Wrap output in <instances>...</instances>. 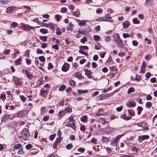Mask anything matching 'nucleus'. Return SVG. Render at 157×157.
<instances>
[{
	"label": "nucleus",
	"instance_id": "f257e3e1",
	"mask_svg": "<svg viewBox=\"0 0 157 157\" xmlns=\"http://www.w3.org/2000/svg\"><path fill=\"white\" fill-rule=\"evenodd\" d=\"M113 38L114 41L117 44V47L118 48H123L124 44L123 43L122 40L121 39L119 34L115 33L114 34Z\"/></svg>",
	"mask_w": 157,
	"mask_h": 157
},
{
	"label": "nucleus",
	"instance_id": "f03ea898",
	"mask_svg": "<svg viewBox=\"0 0 157 157\" xmlns=\"http://www.w3.org/2000/svg\"><path fill=\"white\" fill-rule=\"evenodd\" d=\"M22 137L24 140H27L29 139L30 133L28 129L24 128L22 134Z\"/></svg>",
	"mask_w": 157,
	"mask_h": 157
},
{
	"label": "nucleus",
	"instance_id": "7ed1b4c3",
	"mask_svg": "<svg viewBox=\"0 0 157 157\" xmlns=\"http://www.w3.org/2000/svg\"><path fill=\"white\" fill-rule=\"evenodd\" d=\"M32 69H22V72L23 73L25 72L26 75L28 78L29 79H32L33 78V72Z\"/></svg>",
	"mask_w": 157,
	"mask_h": 157
},
{
	"label": "nucleus",
	"instance_id": "20e7f679",
	"mask_svg": "<svg viewBox=\"0 0 157 157\" xmlns=\"http://www.w3.org/2000/svg\"><path fill=\"white\" fill-rule=\"evenodd\" d=\"M123 135V134L118 135L115 137L113 138L111 141L110 144L113 147L116 146L117 141Z\"/></svg>",
	"mask_w": 157,
	"mask_h": 157
},
{
	"label": "nucleus",
	"instance_id": "39448f33",
	"mask_svg": "<svg viewBox=\"0 0 157 157\" xmlns=\"http://www.w3.org/2000/svg\"><path fill=\"white\" fill-rule=\"evenodd\" d=\"M109 95L110 94H102L97 96L96 100L97 101L104 100L108 98Z\"/></svg>",
	"mask_w": 157,
	"mask_h": 157
},
{
	"label": "nucleus",
	"instance_id": "423d86ee",
	"mask_svg": "<svg viewBox=\"0 0 157 157\" xmlns=\"http://www.w3.org/2000/svg\"><path fill=\"white\" fill-rule=\"evenodd\" d=\"M74 117H69L68 122H71V123H67L66 126L70 127L73 128V127L75 126V121L74 119Z\"/></svg>",
	"mask_w": 157,
	"mask_h": 157
},
{
	"label": "nucleus",
	"instance_id": "0eeeda50",
	"mask_svg": "<svg viewBox=\"0 0 157 157\" xmlns=\"http://www.w3.org/2000/svg\"><path fill=\"white\" fill-rule=\"evenodd\" d=\"M112 129L113 128L107 127L106 128H101L100 130V131L102 132L101 134H105L111 132Z\"/></svg>",
	"mask_w": 157,
	"mask_h": 157
},
{
	"label": "nucleus",
	"instance_id": "6e6552de",
	"mask_svg": "<svg viewBox=\"0 0 157 157\" xmlns=\"http://www.w3.org/2000/svg\"><path fill=\"white\" fill-rule=\"evenodd\" d=\"M21 28L25 31H29L31 29H33V27L27 24H23L21 26Z\"/></svg>",
	"mask_w": 157,
	"mask_h": 157
},
{
	"label": "nucleus",
	"instance_id": "1a4fd4ad",
	"mask_svg": "<svg viewBox=\"0 0 157 157\" xmlns=\"http://www.w3.org/2000/svg\"><path fill=\"white\" fill-rule=\"evenodd\" d=\"M28 111L27 109H25L23 111L17 113V116L18 117H22L26 115L28 113Z\"/></svg>",
	"mask_w": 157,
	"mask_h": 157
},
{
	"label": "nucleus",
	"instance_id": "9d476101",
	"mask_svg": "<svg viewBox=\"0 0 157 157\" xmlns=\"http://www.w3.org/2000/svg\"><path fill=\"white\" fill-rule=\"evenodd\" d=\"M103 18L104 20H106L105 21H109L111 22L113 21V20L112 19V17L109 14H105V16Z\"/></svg>",
	"mask_w": 157,
	"mask_h": 157
},
{
	"label": "nucleus",
	"instance_id": "9b49d317",
	"mask_svg": "<svg viewBox=\"0 0 157 157\" xmlns=\"http://www.w3.org/2000/svg\"><path fill=\"white\" fill-rule=\"evenodd\" d=\"M13 80L15 84L17 85H20L22 83L21 80L17 77H14Z\"/></svg>",
	"mask_w": 157,
	"mask_h": 157
},
{
	"label": "nucleus",
	"instance_id": "f8f14e48",
	"mask_svg": "<svg viewBox=\"0 0 157 157\" xmlns=\"http://www.w3.org/2000/svg\"><path fill=\"white\" fill-rule=\"evenodd\" d=\"M127 106L129 108H132L136 105V103L133 101H128L126 103Z\"/></svg>",
	"mask_w": 157,
	"mask_h": 157
},
{
	"label": "nucleus",
	"instance_id": "ddd939ff",
	"mask_svg": "<svg viewBox=\"0 0 157 157\" xmlns=\"http://www.w3.org/2000/svg\"><path fill=\"white\" fill-rule=\"evenodd\" d=\"M123 28L125 29L128 28L130 25V23L128 21H125L123 22L122 24Z\"/></svg>",
	"mask_w": 157,
	"mask_h": 157
},
{
	"label": "nucleus",
	"instance_id": "4468645a",
	"mask_svg": "<svg viewBox=\"0 0 157 157\" xmlns=\"http://www.w3.org/2000/svg\"><path fill=\"white\" fill-rule=\"evenodd\" d=\"M47 91V89H45L44 88H42L40 90V94L41 95L42 97L44 96Z\"/></svg>",
	"mask_w": 157,
	"mask_h": 157
},
{
	"label": "nucleus",
	"instance_id": "2eb2a0df",
	"mask_svg": "<svg viewBox=\"0 0 157 157\" xmlns=\"http://www.w3.org/2000/svg\"><path fill=\"white\" fill-rule=\"evenodd\" d=\"M74 75L79 79H81L83 78V76H82V74L78 72L74 73Z\"/></svg>",
	"mask_w": 157,
	"mask_h": 157
},
{
	"label": "nucleus",
	"instance_id": "dca6fc26",
	"mask_svg": "<svg viewBox=\"0 0 157 157\" xmlns=\"http://www.w3.org/2000/svg\"><path fill=\"white\" fill-rule=\"evenodd\" d=\"M149 136L147 135H145L143 136H139L138 137V138L140 140H143L146 139H147L149 138Z\"/></svg>",
	"mask_w": 157,
	"mask_h": 157
},
{
	"label": "nucleus",
	"instance_id": "f3484780",
	"mask_svg": "<svg viewBox=\"0 0 157 157\" xmlns=\"http://www.w3.org/2000/svg\"><path fill=\"white\" fill-rule=\"evenodd\" d=\"M92 72L90 70H87L85 72V75L89 78H91Z\"/></svg>",
	"mask_w": 157,
	"mask_h": 157
},
{
	"label": "nucleus",
	"instance_id": "a211bd4d",
	"mask_svg": "<svg viewBox=\"0 0 157 157\" xmlns=\"http://www.w3.org/2000/svg\"><path fill=\"white\" fill-rule=\"evenodd\" d=\"M123 36L124 38H126L131 36L133 37V33L132 32L130 35L128 33H124L123 34Z\"/></svg>",
	"mask_w": 157,
	"mask_h": 157
},
{
	"label": "nucleus",
	"instance_id": "6ab92c4d",
	"mask_svg": "<svg viewBox=\"0 0 157 157\" xmlns=\"http://www.w3.org/2000/svg\"><path fill=\"white\" fill-rule=\"evenodd\" d=\"M109 138L105 137L102 136V137L101 140L103 143H106L109 141Z\"/></svg>",
	"mask_w": 157,
	"mask_h": 157
},
{
	"label": "nucleus",
	"instance_id": "aec40b11",
	"mask_svg": "<svg viewBox=\"0 0 157 157\" xmlns=\"http://www.w3.org/2000/svg\"><path fill=\"white\" fill-rule=\"evenodd\" d=\"M87 21H88L87 20L80 21V22L78 23V25L79 26H85L86 25V22Z\"/></svg>",
	"mask_w": 157,
	"mask_h": 157
},
{
	"label": "nucleus",
	"instance_id": "412c9836",
	"mask_svg": "<svg viewBox=\"0 0 157 157\" xmlns=\"http://www.w3.org/2000/svg\"><path fill=\"white\" fill-rule=\"evenodd\" d=\"M121 117L122 119L126 120H129L131 118V117H127L125 114H124L123 116H121Z\"/></svg>",
	"mask_w": 157,
	"mask_h": 157
},
{
	"label": "nucleus",
	"instance_id": "4be33fe9",
	"mask_svg": "<svg viewBox=\"0 0 157 157\" xmlns=\"http://www.w3.org/2000/svg\"><path fill=\"white\" fill-rule=\"evenodd\" d=\"M88 92L87 90H77V92L78 94H84L85 93H87Z\"/></svg>",
	"mask_w": 157,
	"mask_h": 157
},
{
	"label": "nucleus",
	"instance_id": "5701e85b",
	"mask_svg": "<svg viewBox=\"0 0 157 157\" xmlns=\"http://www.w3.org/2000/svg\"><path fill=\"white\" fill-rule=\"evenodd\" d=\"M98 119L99 122H100L103 125L107 123V121L103 118H100Z\"/></svg>",
	"mask_w": 157,
	"mask_h": 157
},
{
	"label": "nucleus",
	"instance_id": "b1692460",
	"mask_svg": "<svg viewBox=\"0 0 157 157\" xmlns=\"http://www.w3.org/2000/svg\"><path fill=\"white\" fill-rule=\"evenodd\" d=\"M21 144H15L13 146V148L15 149H18L21 148Z\"/></svg>",
	"mask_w": 157,
	"mask_h": 157
},
{
	"label": "nucleus",
	"instance_id": "393cba45",
	"mask_svg": "<svg viewBox=\"0 0 157 157\" xmlns=\"http://www.w3.org/2000/svg\"><path fill=\"white\" fill-rule=\"evenodd\" d=\"M40 32L44 34H46L48 33V30L45 29H40Z\"/></svg>",
	"mask_w": 157,
	"mask_h": 157
},
{
	"label": "nucleus",
	"instance_id": "a878e982",
	"mask_svg": "<svg viewBox=\"0 0 157 157\" xmlns=\"http://www.w3.org/2000/svg\"><path fill=\"white\" fill-rule=\"evenodd\" d=\"M137 109L138 110L137 114L138 115H139L140 114L141 111L143 110V108L141 106H139L138 107Z\"/></svg>",
	"mask_w": 157,
	"mask_h": 157
},
{
	"label": "nucleus",
	"instance_id": "bb28decb",
	"mask_svg": "<svg viewBox=\"0 0 157 157\" xmlns=\"http://www.w3.org/2000/svg\"><path fill=\"white\" fill-rule=\"evenodd\" d=\"M79 48L80 49L82 50H88L89 49V48L87 46H79Z\"/></svg>",
	"mask_w": 157,
	"mask_h": 157
},
{
	"label": "nucleus",
	"instance_id": "cd10ccee",
	"mask_svg": "<svg viewBox=\"0 0 157 157\" xmlns=\"http://www.w3.org/2000/svg\"><path fill=\"white\" fill-rule=\"evenodd\" d=\"M66 111L65 109L63 111H60L59 113V116H63L65 115L66 113Z\"/></svg>",
	"mask_w": 157,
	"mask_h": 157
},
{
	"label": "nucleus",
	"instance_id": "c85d7f7f",
	"mask_svg": "<svg viewBox=\"0 0 157 157\" xmlns=\"http://www.w3.org/2000/svg\"><path fill=\"white\" fill-rule=\"evenodd\" d=\"M137 126H140L142 127H144L146 125V123L145 122H140L136 124Z\"/></svg>",
	"mask_w": 157,
	"mask_h": 157
},
{
	"label": "nucleus",
	"instance_id": "c756f323",
	"mask_svg": "<svg viewBox=\"0 0 157 157\" xmlns=\"http://www.w3.org/2000/svg\"><path fill=\"white\" fill-rule=\"evenodd\" d=\"M48 38V37L47 36H41L40 37V40H43V41H46Z\"/></svg>",
	"mask_w": 157,
	"mask_h": 157
},
{
	"label": "nucleus",
	"instance_id": "7c9ffc66",
	"mask_svg": "<svg viewBox=\"0 0 157 157\" xmlns=\"http://www.w3.org/2000/svg\"><path fill=\"white\" fill-rule=\"evenodd\" d=\"M69 64L65 63L63 65L61 69H69Z\"/></svg>",
	"mask_w": 157,
	"mask_h": 157
},
{
	"label": "nucleus",
	"instance_id": "2f4dec72",
	"mask_svg": "<svg viewBox=\"0 0 157 157\" xmlns=\"http://www.w3.org/2000/svg\"><path fill=\"white\" fill-rule=\"evenodd\" d=\"M81 120L83 122H85L87 120V116L84 115L80 118Z\"/></svg>",
	"mask_w": 157,
	"mask_h": 157
},
{
	"label": "nucleus",
	"instance_id": "473e14b6",
	"mask_svg": "<svg viewBox=\"0 0 157 157\" xmlns=\"http://www.w3.org/2000/svg\"><path fill=\"white\" fill-rule=\"evenodd\" d=\"M0 2L3 5H7L9 2L8 0H0Z\"/></svg>",
	"mask_w": 157,
	"mask_h": 157
},
{
	"label": "nucleus",
	"instance_id": "72a5a7b5",
	"mask_svg": "<svg viewBox=\"0 0 157 157\" xmlns=\"http://www.w3.org/2000/svg\"><path fill=\"white\" fill-rule=\"evenodd\" d=\"M65 110H66V113L68 112V113H70L72 111V109L69 107H65Z\"/></svg>",
	"mask_w": 157,
	"mask_h": 157
},
{
	"label": "nucleus",
	"instance_id": "f704fd0d",
	"mask_svg": "<svg viewBox=\"0 0 157 157\" xmlns=\"http://www.w3.org/2000/svg\"><path fill=\"white\" fill-rule=\"evenodd\" d=\"M152 57L151 55L150 54H148L145 56V59L147 61H148Z\"/></svg>",
	"mask_w": 157,
	"mask_h": 157
},
{
	"label": "nucleus",
	"instance_id": "c9c22d12",
	"mask_svg": "<svg viewBox=\"0 0 157 157\" xmlns=\"http://www.w3.org/2000/svg\"><path fill=\"white\" fill-rule=\"evenodd\" d=\"M42 81L40 79L38 80L36 82L37 85L36 86L38 87L41 86L42 84Z\"/></svg>",
	"mask_w": 157,
	"mask_h": 157
},
{
	"label": "nucleus",
	"instance_id": "e433bc0d",
	"mask_svg": "<svg viewBox=\"0 0 157 157\" xmlns=\"http://www.w3.org/2000/svg\"><path fill=\"white\" fill-rule=\"evenodd\" d=\"M18 25V24L15 22H13L10 24V27H12L13 28H14L16 27Z\"/></svg>",
	"mask_w": 157,
	"mask_h": 157
},
{
	"label": "nucleus",
	"instance_id": "4c0bfd02",
	"mask_svg": "<svg viewBox=\"0 0 157 157\" xmlns=\"http://www.w3.org/2000/svg\"><path fill=\"white\" fill-rule=\"evenodd\" d=\"M135 90L132 87L130 88L128 90L127 93L128 94H130V93L133 92Z\"/></svg>",
	"mask_w": 157,
	"mask_h": 157
},
{
	"label": "nucleus",
	"instance_id": "58836bf2",
	"mask_svg": "<svg viewBox=\"0 0 157 157\" xmlns=\"http://www.w3.org/2000/svg\"><path fill=\"white\" fill-rule=\"evenodd\" d=\"M78 52L81 53V54H82L86 56H87L88 55V54L87 52H85L84 51H83V50H82L81 49H79L78 51Z\"/></svg>",
	"mask_w": 157,
	"mask_h": 157
},
{
	"label": "nucleus",
	"instance_id": "ea45409f",
	"mask_svg": "<svg viewBox=\"0 0 157 157\" xmlns=\"http://www.w3.org/2000/svg\"><path fill=\"white\" fill-rule=\"evenodd\" d=\"M62 33L60 30L59 28H57L56 29V33L57 35H60L62 34Z\"/></svg>",
	"mask_w": 157,
	"mask_h": 157
},
{
	"label": "nucleus",
	"instance_id": "a19ab883",
	"mask_svg": "<svg viewBox=\"0 0 157 157\" xmlns=\"http://www.w3.org/2000/svg\"><path fill=\"white\" fill-rule=\"evenodd\" d=\"M67 11V9L65 7L62 8L60 9V12L62 13H65Z\"/></svg>",
	"mask_w": 157,
	"mask_h": 157
},
{
	"label": "nucleus",
	"instance_id": "79ce46f5",
	"mask_svg": "<svg viewBox=\"0 0 157 157\" xmlns=\"http://www.w3.org/2000/svg\"><path fill=\"white\" fill-rule=\"evenodd\" d=\"M152 104L150 102H147L146 104V107L148 108H150L152 105Z\"/></svg>",
	"mask_w": 157,
	"mask_h": 157
},
{
	"label": "nucleus",
	"instance_id": "37998d69",
	"mask_svg": "<svg viewBox=\"0 0 157 157\" xmlns=\"http://www.w3.org/2000/svg\"><path fill=\"white\" fill-rule=\"evenodd\" d=\"M111 40L110 36H107L105 37V40L106 42H109Z\"/></svg>",
	"mask_w": 157,
	"mask_h": 157
},
{
	"label": "nucleus",
	"instance_id": "c03bdc74",
	"mask_svg": "<svg viewBox=\"0 0 157 157\" xmlns=\"http://www.w3.org/2000/svg\"><path fill=\"white\" fill-rule=\"evenodd\" d=\"M132 21L134 24H138L140 23L139 21L137 20V18H135L132 20Z\"/></svg>",
	"mask_w": 157,
	"mask_h": 157
},
{
	"label": "nucleus",
	"instance_id": "a18cd8bd",
	"mask_svg": "<svg viewBox=\"0 0 157 157\" xmlns=\"http://www.w3.org/2000/svg\"><path fill=\"white\" fill-rule=\"evenodd\" d=\"M94 40L96 41H98L100 37L99 36L97 35H94Z\"/></svg>",
	"mask_w": 157,
	"mask_h": 157
},
{
	"label": "nucleus",
	"instance_id": "49530a36",
	"mask_svg": "<svg viewBox=\"0 0 157 157\" xmlns=\"http://www.w3.org/2000/svg\"><path fill=\"white\" fill-rule=\"evenodd\" d=\"M33 147V145L31 144H28L25 146V148L27 150H29Z\"/></svg>",
	"mask_w": 157,
	"mask_h": 157
},
{
	"label": "nucleus",
	"instance_id": "de8ad7c7",
	"mask_svg": "<svg viewBox=\"0 0 157 157\" xmlns=\"http://www.w3.org/2000/svg\"><path fill=\"white\" fill-rule=\"evenodd\" d=\"M21 59L20 58L17 59L15 62V63L16 65H18L20 64Z\"/></svg>",
	"mask_w": 157,
	"mask_h": 157
},
{
	"label": "nucleus",
	"instance_id": "09e8293b",
	"mask_svg": "<svg viewBox=\"0 0 157 157\" xmlns=\"http://www.w3.org/2000/svg\"><path fill=\"white\" fill-rule=\"evenodd\" d=\"M13 10V7L11 6L7 8L6 12L7 13H11Z\"/></svg>",
	"mask_w": 157,
	"mask_h": 157
},
{
	"label": "nucleus",
	"instance_id": "8fccbe9b",
	"mask_svg": "<svg viewBox=\"0 0 157 157\" xmlns=\"http://www.w3.org/2000/svg\"><path fill=\"white\" fill-rule=\"evenodd\" d=\"M66 88V86L64 85H61L59 88V90L60 91H62L64 90Z\"/></svg>",
	"mask_w": 157,
	"mask_h": 157
},
{
	"label": "nucleus",
	"instance_id": "3c124183",
	"mask_svg": "<svg viewBox=\"0 0 157 157\" xmlns=\"http://www.w3.org/2000/svg\"><path fill=\"white\" fill-rule=\"evenodd\" d=\"M73 147V145L71 144H69L67 145L66 146V148L67 149H70L72 148Z\"/></svg>",
	"mask_w": 157,
	"mask_h": 157
},
{
	"label": "nucleus",
	"instance_id": "603ef678",
	"mask_svg": "<svg viewBox=\"0 0 157 157\" xmlns=\"http://www.w3.org/2000/svg\"><path fill=\"white\" fill-rule=\"evenodd\" d=\"M52 23L50 22L48 24H46V23H43V25H42V26H44L45 27H48L49 26L52 25Z\"/></svg>",
	"mask_w": 157,
	"mask_h": 157
},
{
	"label": "nucleus",
	"instance_id": "864d4df0",
	"mask_svg": "<svg viewBox=\"0 0 157 157\" xmlns=\"http://www.w3.org/2000/svg\"><path fill=\"white\" fill-rule=\"evenodd\" d=\"M56 136V134H54L52 135H51L49 137V138L50 140H53Z\"/></svg>",
	"mask_w": 157,
	"mask_h": 157
},
{
	"label": "nucleus",
	"instance_id": "5fc2aeb1",
	"mask_svg": "<svg viewBox=\"0 0 157 157\" xmlns=\"http://www.w3.org/2000/svg\"><path fill=\"white\" fill-rule=\"evenodd\" d=\"M39 60L41 62H44L45 61V58L43 56H40L39 57Z\"/></svg>",
	"mask_w": 157,
	"mask_h": 157
},
{
	"label": "nucleus",
	"instance_id": "6e6d98bb",
	"mask_svg": "<svg viewBox=\"0 0 157 157\" xmlns=\"http://www.w3.org/2000/svg\"><path fill=\"white\" fill-rule=\"evenodd\" d=\"M132 44L133 46H136L138 45V43L137 41L133 40L132 41Z\"/></svg>",
	"mask_w": 157,
	"mask_h": 157
},
{
	"label": "nucleus",
	"instance_id": "4d7b16f0",
	"mask_svg": "<svg viewBox=\"0 0 157 157\" xmlns=\"http://www.w3.org/2000/svg\"><path fill=\"white\" fill-rule=\"evenodd\" d=\"M20 98L23 102H25L26 100V98L23 95H20Z\"/></svg>",
	"mask_w": 157,
	"mask_h": 157
},
{
	"label": "nucleus",
	"instance_id": "13d9d810",
	"mask_svg": "<svg viewBox=\"0 0 157 157\" xmlns=\"http://www.w3.org/2000/svg\"><path fill=\"white\" fill-rule=\"evenodd\" d=\"M87 40V39L85 37H84L82 38L80 40V41L81 43H85V42Z\"/></svg>",
	"mask_w": 157,
	"mask_h": 157
},
{
	"label": "nucleus",
	"instance_id": "bf43d9fd",
	"mask_svg": "<svg viewBox=\"0 0 157 157\" xmlns=\"http://www.w3.org/2000/svg\"><path fill=\"white\" fill-rule=\"evenodd\" d=\"M69 83H70V85L71 86H74V85L75 83V81H74L73 80H70Z\"/></svg>",
	"mask_w": 157,
	"mask_h": 157
},
{
	"label": "nucleus",
	"instance_id": "052dcab7",
	"mask_svg": "<svg viewBox=\"0 0 157 157\" xmlns=\"http://www.w3.org/2000/svg\"><path fill=\"white\" fill-rule=\"evenodd\" d=\"M52 48H54L56 50H58L59 48L58 45L57 44L53 45L52 46Z\"/></svg>",
	"mask_w": 157,
	"mask_h": 157
},
{
	"label": "nucleus",
	"instance_id": "680f3d73",
	"mask_svg": "<svg viewBox=\"0 0 157 157\" xmlns=\"http://www.w3.org/2000/svg\"><path fill=\"white\" fill-rule=\"evenodd\" d=\"M85 150V149L84 148L80 147L78 149V151L81 152H83Z\"/></svg>",
	"mask_w": 157,
	"mask_h": 157
},
{
	"label": "nucleus",
	"instance_id": "e2e57ef3",
	"mask_svg": "<svg viewBox=\"0 0 157 157\" xmlns=\"http://www.w3.org/2000/svg\"><path fill=\"white\" fill-rule=\"evenodd\" d=\"M96 21H105L106 20H104L103 17H100L96 19Z\"/></svg>",
	"mask_w": 157,
	"mask_h": 157
},
{
	"label": "nucleus",
	"instance_id": "0e129e2a",
	"mask_svg": "<svg viewBox=\"0 0 157 157\" xmlns=\"http://www.w3.org/2000/svg\"><path fill=\"white\" fill-rule=\"evenodd\" d=\"M10 118V116L9 115L7 114H5L3 117V118L4 119H9Z\"/></svg>",
	"mask_w": 157,
	"mask_h": 157
},
{
	"label": "nucleus",
	"instance_id": "69168bd1",
	"mask_svg": "<svg viewBox=\"0 0 157 157\" xmlns=\"http://www.w3.org/2000/svg\"><path fill=\"white\" fill-rule=\"evenodd\" d=\"M99 93V92L98 91H96L94 92L92 94V97H95Z\"/></svg>",
	"mask_w": 157,
	"mask_h": 157
},
{
	"label": "nucleus",
	"instance_id": "338daca9",
	"mask_svg": "<svg viewBox=\"0 0 157 157\" xmlns=\"http://www.w3.org/2000/svg\"><path fill=\"white\" fill-rule=\"evenodd\" d=\"M4 54L5 55H9L10 52V50L6 49L4 50Z\"/></svg>",
	"mask_w": 157,
	"mask_h": 157
},
{
	"label": "nucleus",
	"instance_id": "774afa93",
	"mask_svg": "<svg viewBox=\"0 0 157 157\" xmlns=\"http://www.w3.org/2000/svg\"><path fill=\"white\" fill-rule=\"evenodd\" d=\"M69 9L71 10H73L74 9L75 7L73 5H70L68 6Z\"/></svg>",
	"mask_w": 157,
	"mask_h": 157
}]
</instances>
